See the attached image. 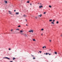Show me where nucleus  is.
<instances>
[{
	"label": "nucleus",
	"instance_id": "14",
	"mask_svg": "<svg viewBox=\"0 0 62 62\" xmlns=\"http://www.w3.org/2000/svg\"><path fill=\"white\" fill-rule=\"evenodd\" d=\"M33 41H36V40L35 39H33Z\"/></svg>",
	"mask_w": 62,
	"mask_h": 62
},
{
	"label": "nucleus",
	"instance_id": "24",
	"mask_svg": "<svg viewBox=\"0 0 62 62\" xmlns=\"http://www.w3.org/2000/svg\"><path fill=\"white\" fill-rule=\"evenodd\" d=\"M54 21H55V20H53V22H54Z\"/></svg>",
	"mask_w": 62,
	"mask_h": 62
},
{
	"label": "nucleus",
	"instance_id": "15",
	"mask_svg": "<svg viewBox=\"0 0 62 62\" xmlns=\"http://www.w3.org/2000/svg\"><path fill=\"white\" fill-rule=\"evenodd\" d=\"M54 54H57V52H55Z\"/></svg>",
	"mask_w": 62,
	"mask_h": 62
},
{
	"label": "nucleus",
	"instance_id": "40",
	"mask_svg": "<svg viewBox=\"0 0 62 62\" xmlns=\"http://www.w3.org/2000/svg\"><path fill=\"white\" fill-rule=\"evenodd\" d=\"M43 35V34H41V35Z\"/></svg>",
	"mask_w": 62,
	"mask_h": 62
},
{
	"label": "nucleus",
	"instance_id": "23",
	"mask_svg": "<svg viewBox=\"0 0 62 62\" xmlns=\"http://www.w3.org/2000/svg\"><path fill=\"white\" fill-rule=\"evenodd\" d=\"M5 3H7V1H5Z\"/></svg>",
	"mask_w": 62,
	"mask_h": 62
},
{
	"label": "nucleus",
	"instance_id": "18",
	"mask_svg": "<svg viewBox=\"0 0 62 62\" xmlns=\"http://www.w3.org/2000/svg\"><path fill=\"white\" fill-rule=\"evenodd\" d=\"M43 30H44L43 29H42L41 30L42 31Z\"/></svg>",
	"mask_w": 62,
	"mask_h": 62
},
{
	"label": "nucleus",
	"instance_id": "43",
	"mask_svg": "<svg viewBox=\"0 0 62 62\" xmlns=\"http://www.w3.org/2000/svg\"><path fill=\"white\" fill-rule=\"evenodd\" d=\"M47 54H49V53H47Z\"/></svg>",
	"mask_w": 62,
	"mask_h": 62
},
{
	"label": "nucleus",
	"instance_id": "11",
	"mask_svg": "<svg viewBox=\"0 0 62 62\" xmlns=\"http://www.w3.org/2000/svg\"><path fill=\"white\" fill-rule=\"evenodd\" d=\"M49 8H52V6H51L50 5H49Z\"/></svg>",
	"mask_w": 62,
	"mask_h": 62
},
{
	"label": "nucleus",
	"instance_id": "36",
	"mask_svg": "<svg viewBox=\"0 0 62 62\" xmlns=\"http://www.w3.org/2000/svg\"><path fill=\"white\" fill-rule=\"evenodd\" d=\"M49 55H51V54H49Z\"/></svg>",
	"mask_w": 62,
	"mask_h": 62
},
{
	"label": "nucleus",
	"instance_id": "26",
	"mask_svg": "<svg viewBox=\"0 0 62 62\" xmlns=\"http://www.w3.org/2000/svg\"><path fill=\"white\" fill-rule=\"evenodd\" d=\"M44 14H46V13L45 12H44Z\"/></svg>",
	"mask_w": 62,
	"mask_h": 62
},
{
	"label": "nucleus",
	"instance_id": "5",
	"mask_svg": "<svg viewBox=\"0 0 62 62\" xmlns=\"http://www.w3.org/2000/svg\"><path fill=\"white\" fill-rule=\"evenodd\" d=\"M27 16L25 15H24L23 16V17H25V18H26Z\"/></svg>",
	"mask_w": 62,
	"mask_h": 62
},
{
	"label": "nucleus",
	"instance_id": "12",
	"mask_svg": "<svg viewBox=\"0 0 62 62\" xmlns=\"http://www.w3.org/2000/svg\"><path fill=\"white\" fill-rule=\"evenodd\" d=\"M17 30H19V29H16V31H17Z\"/></svg>",
	"mask_w": 62,
	"mask_h": 62
},
{
	"label": "nucleus",
	"instance_id": "13",
	"mask_svg": "<svg viewBox=\"0 0 62 62\" xmlns=\"http://www.w3.org/2000/svg\"><path fill=\"white\" fill-rule=\"evenodd\" d=\"M27 3H29V1H28L27 2Z\"/></svg>",
	"mask_w": 62,
	"mask_h": 62
},
{
	"label": "nucleus",
	"instance_id": "38",
	"mask_svg": "<svg viewBox=\"0 0 62 62\" xmlns=\"http://www.w3.org/2000/svg\"><path fill=\"white\" fill-rule=\"evenodd\" d=\"M62 34L61 36V37H62Z\"/></svg>",
	"mask_w": 62,
	"mask_h": 62
},
{
	"label": "nucleus",
	"instance_id": "20",
	"mask_svg": "<svg viewBox=\"0 0 62 62\" xmlns=\"http://www.w3.org/2000/svg\"><path fill=\"white\" fill-rule=\"evenodd\" d=\"M46 55H48V53H46Z\"/></svg>",
	"mask_w": 62,
	"mask_h": 62
},
{
	"label": "nucleus",
	"instance_id": "2",
	"mask_svg": "<svg viewBox=\"0 0 62 62\" xmlns=\"http://www.w3.org/2000/svg\"><path fill=\"white\" fill-rule=\"evenodd\" d=\"M29 32H33V31L32 30H31L30 31H29Z\"/></svg>",
	"mask_w": 62,
	"mask_h": 62
},
{
	"label": "nucleus",
	"instance_id": "47",
	"mask_svg": "<svg viewBox=\"0 0 62 62\" xmlns=\"http://www.w3.org/2000/svg\"><path fill=\"white\" fill-rule=\"evenodd\" d=\"M38 4H39V3H38Z\"/></svg>",
	"mask_w": 62,
	"mask_h": 62
},
{
	"label": "nucleus",
	"instance_id": "48",
	"mask_svg": "<svg viewBox=\"0 0 62 62\" xmlns=\"http://www.w3.org/2000/svg\"><path fill=\"white\" fill-rule=\"evenodd\" d=\"M31 5V4H30V5Z\"/></svg>",
	"mask_w": 62,
	"mask_h": 62
},
{
	"label": "nucleus",
	"instance_id": "27",
	"mask_svg": "<svg viewBox=\"0 0 62 62\" xmlns=\"http://www.w3.org/2000/svg\"><path fill=\"white\" fill-rule=\"evenodd\" d=\"M32 56L33 57L34 56V55H32Z\"/></svg>",
	"mask_w": 62,
	"mask_h": 62
},
{
	"label": "nucleus",
	"instance_id": "45",
	"mask_svg": "<svg viewBox=\"0 0 62 62\" xmlns=\"http://www.w3.org/2000/svg\"><path fill=\"white\" fill-rule=\"evenodd\" d=\"M44 54H45V53H44Z\"/></svg>",
	"mask_w": 62,
	"mask_h": 62
},
{
	"label": "nucleus",
	"instance_id": "46",
	"mask_svg": "<svg viewBox=\"0 0 62 62\" xmlns=\"http://www.w3.org/2000/svg\"><path fill=\"white\" fill-rule=\"evenodd\" d=\"M51 49H50L49 51H51Z\"/></svg>",
	"mask_w": 62,
	"mask_h": 62
},
{
	"label": "nucleus",
	"instance_id": "17",
	"mask_svg": "<svg viewBox=\"0 0 62 62\" xmlns=\"http://www.w3.org/2000/svg\"><path fill=\"white\" fill-rule=\"evenodd\" d=\"M18 27H21V26H20V25H19V26H18Z\"/></svg>",
	"mask_w": 62,
	"mask_h": 62
},
{
	"label": "nucleus",
	"instance_id": "28",
	"mask_svg": "<svg viewBox=\"0 0 62 62\" xmlns=\"http://www.w3.org/2000/svg\"><path fill=\"white\" fill-rule=\"evenodd\" d=\"M21 34L22 35H23V34L22 33H21Z\"/></svg>",
	"mask_w": 62,
	"mask_h": 62
},
{
	"label": "nucleus",
	"instance_id": "42",
	"mask_svg": "<svg viewBox=\"0 0 62 62\" xmlns=\"http://www.w3.org/2000/svg\"><path fill=\"white\" fill-rule=\"evenodd\" d=\"M26 19V21H27V20H26V19Z\"/></svg>",
	"mask_w": 62,
	"mask_h": 62
},
{
	"label": "nucleus",
	"instance_id": "7",
	"mask_svg": "<svg viewBox=\"0 0 62 62\" xmlns=\"http://www.w3.org/2000/svg\"><path fill=\"white\" fill-rule=\"evenodd\" d=\"M13 60H14V59H16V58L14 57L13 58Z\"/></svg>",
	"mask_w": 62,
	"mask_h": 62
},
{
	"label": "nucleus",
	"instance_id": "35",
	"mask_svg": "<svg viewBox=\"0 0 62 62\" xmlns=\"http://www.w3.org/2000/svg\"><path fill=\"white\" fill-rule=\"evenodd\" d=\"M10 14H11V13L10 12L9 13Z\"/></svg>",
	"mask_w": 62,
	"mask_h": 62
},
{
	"label": "nucleus",
	"instance_id": "41",
	"mask_svg": "<svg viewBox=\"0 0 62 62\" xmlns=\"http://www.w3.org/2000/svg\"><path fill=\"white\" fill-rule=\"evenodd\" d=\"M44 47H45V48H46V47L45 46H44Z\"/></svg>",
	"mask_w": 62,
	"mask_h": 62
},
{
	"label": "nucleus",
	"instance_id": "3",
	"mask_svg": "<svg viewBox=\"0 0 62 62\" xmlns=\"http://www.w3.org/2000/svg\"><path fill=\"white\" fill-rule=\"evenodd\" d=\"M3 58H7V59H8L9 60H10V59L9 58H8V57H5Z\"/></svg>",
	"mask_w": 62,
	"mask_h": 62
},
{
	"label": "nucleus",
	"instance_id": "8",
	"mask_svg": "<svg viewBox=\"0 0 62 62\" xmlns=\"http://www.w3.org/2000/svg\"><path fill=\"white\" fill-rule=\"evenodd\" d=\"M23 31L22 30H21L20 31V33H22V32H23Z\"/></svg>",
	"mask_w": 62,
	"mask_h": 62
},
{
	"label": "nucleus",
	"instance_id": "10",
	"mask_svg": "<svg viewBox=\"0 0 62 62\" xmlns=\"http://www.w3.org/2000/svg\"><path fill=\"white\" fill-rule=\"evenodd\" d=\"M42 15L41 14L40 16V15H39V16H40V17H41V16Z\"/></svg>",
	"mask_w": 62,
	"mask_h": 62
},
{
	"label": "nucleus",
	"instance_id": "31",
	"mask_svg": "<svg viewBox=\"0 0 62 62\" xmlns=\"http://www.w3.org/2000/svg\"><path fill=\"white\" fill-rule=\"evenodd\" d=\"M13 30L12 29H11V31H12Z\"/></svg>",
	"mask_w": 62,
	"mask_h": 62
},
{
	"label": "nucleus",
	"instance_id": "21",
	"mask_svg": "<svg viewBox=\"0 0 62 62\" xmlns=\"http://www.w3.org/2000/svg\"><path fill=\"white\" fill-rule=\"evenodd\" d=\"M39 53H41V51H39Z\"/></svg>",
	"mask_w": 62,
	"mask_h": 62
},
{
	"label": "nucleus",
	"instance_id": "1",
	"mask_svg": "<svg viewBox=\"0 0 62 62\" xmlns=\"http://www.w3.org/2000/svg\"><path fill=\"white\" fill-rule=\"evenodd\" d=\"M28 34L27 33H25V34H24V36H25V37H27V35Z\"/></svg>",
	"mask_w": 62,
	"mask_h": 62
},
{
	"label": "nucleus",
	"instance_id": "19",
	"mask_svg": "<svg viewBox=\"0 0 62 62\" xmlns=\"http://www.w3.org/2000/svg\"><path fill=\"white\" fill-rule=\"evenodd\" d=\"M33 59H36V58H35V57H33Z\"/></svg>",
	"mask_w": 62,
	"mask_h": 62
},
{
	"label": "nucleus",
	"instance_id": "9",
	"mask_svg": "<svg viewBox=\"0 0 62 62\" xmlns=\"http://www.w3.org/2000/svg\"><path fill=\"white\" fill-rule=\"evenodd\" d=\"M49 22H52V19H50L49 20Z\"/></svg>",
	"mask_w": 62,
	"mask_h": 62
},
{
	"label": "nucleus",
	"instance_id": "44",
	"mask_svg": "<svg viewBox=\"0 0 62 62\" xmlns=\"http://www.w3.org/2000/svg\"><path fill=\"white\" fill-rule=\"evenodd\" d=\"M10 62H12V61H11Z\"/></svg>",
	"mask_w": 62,
	"mask_h": 62
},
{
	"label": "nucleus",
	"instance_id": "39",
	"mask_svg": "<svg viewBox=\"0 0 62 62\" xmlns=\"http://www.w3.org/2000/svg\"><path fill=\"white\" fill-rule=\"evenodd\" d=\"M41 3H40V5H41Z\"/></svg>",
	"mask_w": 62,
	"mask_h": 62
},
{
	"label": "nucleus",
	"instance_id": "22",
	"mask_svg": "<svg viewBox=\"0 0 62 62\" xmlns=\"http://www.w3.org/2000/svg\"><path fill=\"white\" fill-rule=\"evenodd\" d=\"M52 23H53V24L54 23V22H51Z\"/></svg>",
	"mask_w": 62,
	"mask_h": 62
},
{
	"label": "nucleus",
	"instance_id": "29",
	"mask_svg": "<svg viewBox=\"0 0 62 62\" xmlns=\"http://www.w3.org/2000/svg\"><path fill=\"white\" fill-rule=\"evenodd\" d=\"M35 18H36V19H37V18H38L37 17H36Z\"/></svg>",
	"mask_w": 62,
	"mask_h": 62
},
{
	"label": "nucleus",
	"instance_id": "33",
	"mask_svg": "<svg viewBox=\"0 0 62 62\" xmlns=\"http://www.w3.org/2000/svg\"><path fill=\"white\" fill-rule=\"evenodd\" d=\"M10 11H9V12L10 13Z\"/></svg>",
	"mask_w": 62,
	"mask_h": 62
},
{
	"label": "nucleus",
	"instance_id": "25",
	"mask_svg": "<svg viewBox=\"0 0 62 62\" xmlns=\"http://www.w3.org/2000/svg\"><path fill=\"white\" fill-rule=\"evenodd\" d=\"M11 50V49L10 48L9 49V50Z\"/></svg>",
	"mask_w": 62,
	"mask_h": 62
},
{
	"label": "nucleus",
	"instance_id": "6",
	"mask_svg": "<svg viewBox=\"0 0 62 62\" xmlns=\"http://www.w3.org/2000/svg\"><path fill=\"white\" fill-rule=\"evenodd\" d=\"M16 14H19V12H16Z\"/></svg>",
	"mask_w": 62,
	"mask_h": 62
},
{
	"label": "nucleus",
	"instance_id": "4",
	"mask_svg": "<svg viewBox=\"0 0 62 62\" xmlns=\"http://www.w3.org/2000/svg\"><path fill=\"white\" fill-rule=\"evenodd\" d=\"M39 8H43V6H42L41 5L40 6H39Z\"/></svg>",
	"mask_w": 62,
	"mask_h": 62
},
{
	"label": "nucleus",
	"instance_id": "34",
	"mask_svg": "<svg viewBox=\"0 0 62 62\" xmlns=\"http://www.w3.org/2000/svg\"><path fill=\"white\" fill-rule=\"evenodd\" d=\"M14 11L15 12V11H16V10H14Z\"/></svg>",
	"mask_w": 62,
	"mask_h": 62
},
{
	"label": "nucleus",
	"instance_id": "30",
	"mask_svg": "<svg viewBox=\"0 0 62 62\" xmlns=\"http://www.w3.org/2000/svg\"><path fill=\"white\" fill-rule=\"evenodd\" d=\"M44 48V46L43 47V48Z\"/></svg>",
	"mask_w": 62,
	"mask_h": 62
},
{
	"label": "nucleus",
	"instance_id": "37",
	"mask_svg": "<svg viewBox=\"0 0 62 62\" xmlns=\"http://www.w3.org/2000/svg\"><path fill=\"white\" fill-rule=\"evenodd\" d=\"M26 26H28V25L27 24H26Z\"/></svg>",
	"mask_w": 62,
	"mask_h": 62
},
{
	"label": "nucleus",
	"instance_id": "32",
	"mask_svg": "<svg viewBox=\"0 0 62 62\" xmlns=\"http://www.w3.org/2000/svg\"><path fill=\"white\" fill-rule=\"evenodd\" d=\"M49 41L50 42H51V40H49Z\"/></svg>",
	"mask_w": 62,
	"mask_h": 62
},
{
	"label": "nucleus",
	"instance_id": "16",
	"mask_svg": "<svg viewBox=\"0 0 62 62\" xmlns=\"http://www.w3.org/2000/svg\"><path fill=\"white\" fill-rule=\"evenodd\" d=\"M56 23L58 24V21H57L56 22Z\"/></svg>",
	"mask_w": 62,
	"mask_h": 62
}]
</instances>
